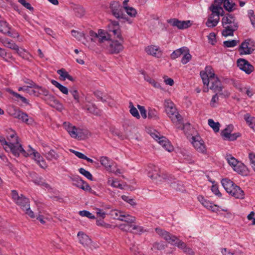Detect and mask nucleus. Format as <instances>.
Instances as JSON below:
<instances>
[{
    "mask_svg": "<svg viewBox=\"0 0 255 255\" xmlns=\"http://www.w3.org/2000/svg\"><path fill=\"white\" fill-rule=\"evenodd\" d=\"M235 6V3L231 2L229 0H224V7L228 11H232L234 9V7Z\"/></svg>",
    "mask_w": 255,
    "mask_h": 255,
    "instance_id": "nucleus-47",
    "label": "nucleus"
},
{
    "mask_svg": "<svg viewBox=\"0 0 255 255\" xmlns=\"http://www.w3.org/2000/svg\"><path fill=\"white\" fill-rule=\"evenodd\" d=\"M208 122V125L213 128L215 132L219 131L220 124L219 122H215L212 119H209Z\"/></svg>",
    "mask_w": 255,
    "mask_h": 255,
    "instance_id": "nucleus-42",
    "label": "nucleus"
},
{
    "mask_svg": "<svg viewBox=\"0 0 255 255\" xmlns=\"http://www.w3.org/2000/svg\"><path fill=\"white\" fill-rule=\"evenodd\" d=\"M35 89L36 90H37V93L39 94H42L44 96H45V97H47L49 94V92L47 90H46L45 88H43L40 86H38L37 85L35 87Z\"/></svg>",
    "mask_w": 255,
    "mask_h": 255,
    "instance_id": "nucleus-55",
    "label": "nucleus"
},
{
    "mask_svg": "<svg viewBox=\"0 0 255 255\" xmlns=\"http://www.w3.org/2000/svg\"><path fill=\"white\" fill-rule=\"evenodd\" d=\"M124 41L120 42L117 40L112 41L109 46V51L111 53H119L124 49V46L123 45Z\"/></svg>",
    "mask_w": 255,
    "mask_h": 255,
    "instance_id": "nucleus-22",
    "label": "nucleus"
},
{
    "mask_svg": "<svg viewBox=\"0 0 255 255\" xmlns=\"http://www.w3.org/2000/svg\"><path fill=\"white\" fill-rule=\"evenodd\" d=\"M100 161L101 164L104 166L108 171H112V168L115 164V163L112 160H110L106 156H102L100 158Z\"/></svg>",
    "mask_w": 255,
    "mask_h": 255,
    "instance_id": "nucleus-30",
    "label": "nucleus"
},
{
    "mask_svg": "<svg viewBox=\"0 0 255 255\" xmlns=\"http://www.w3.org/2000/svg\"><path fill=\"white\" fill-rule=\"evenodd\" d=\"M9 114L13 118L21 120L22 122L25 123L27 124H29V121H30V122L32 121L31 119H28L27 114L15 108L9 109Z\"/></svg>",
    "mask_w": 255,
    "mask_h": 255,
    "instance_id": "nucleus-13",
    "label": "nucleus"
},
{
    "mask_svg": "<svg viewBox=\"0 0 255 255\" xmlns=\"http://www.w3.org/2000/svg\"><path fill=\"white\" fill-rule=\"evenodd\" d=\"M192 144L196 150L203 154H207V148L204 141L199 136L192 137Z\"/></svg>",
    "mask_w": 255,
    "mask_h": 255,
    "instance_id": "nucleus-15",
    "label": "nucleus"
},
{
    "mask_svg": "<svg viewBox=\"0 0 255 255\" xmlns=\"http://www.w3.org/2000/svg\"><path fill=\"white\" fill-rule=\"evenodd\" d=\"M209 9L212 11V13L209 16L206 25L208 27H215L220 20V15H223V9L221 6H215V4H212Z\"/></svg>",
    "mask_w": 255,
    "mask_h": 255,
    "instance_id": "nucleus-5",
    "label": "nucleus"
},
{
    "mask_svg": "<svg viewBox=\"0 0 255 255\" xmlns=\"http://www.w3.org/2000/svg\"><path fill=\"white\" fill-rule=\"evenodd\" d=\"M108 33L111 34L115 38H119L122 42L124 41L122 36L119 23L117 21L111 20L108 25Z\"/></svg>",
    "mask_w": 255,
    "mask_h": 255,
    "instance_id": "nucleus-10",
    "label": "nucleus"
},
{
    "mask_svg": "<svg viewBox=\"0 0 255 255\" xmlns=\"http://www.w3.org/2000/svg\"><path fill=\"white\" fill-rule=\"evenodd\" d=\"M198 200L204 207L209 210L216 213L219 210V207L218 205L214 204L210 201L205 199L202 196H199Z\"/></svg>",
    "mask_w": 255,
    "mask_h": 255,
    "instance_id": "nucleus-18",
    "label": "nucleus"
},
{
    "mask_svg": "<svg viewBox=\"0 0 255 255\" xmlns=\"http://www.w3.org/2000/svg\"><path fill=\"white\" fill-rule=\"evenodd\" d=\"M70 93L73 97L75 103H79L80 102L79 93L77 90L73 89L70 91Z\"/></svg>",
    "mask_w": 255,
    "mask_h": 255,
    "instance_id": "nucleus-58",
    "label": "nucleus"
},
{
    "mask_svg": "<svg viewBox=\"0 0 255 255\" xmlns=\"http://www.w3.org/2000/svg\"><path fill=\"white\" fill-rule=\"evenodd\" d=\"M79 214L80 216L82 217H87L89 219H95V217L92 215L90 212L86 210L80 211L79 212Z\"/></svg>",
    "mask_w": 255,
    "mask_h": 255,
    "instance_id": "nucleus-59",
    "label": "nucleus"
},
{
    "mask_svg": "<svg viewBox=\"0 0 255 255\" xmlns=\"http://www.w3.org/2000/svg\"><path fill=\"white\" fill-rule=\"evenodd\" d=\"M110 9L112 14L117 18L123 17V6L118 1H113L110 4Z\"/></svg>",
    "mask_w": 255,
    "mask_h": 255,
    "instance_id": "nucleus-16",
    "label": "nucleus"
},
{
    "mask_svg": "<svg viewBox=\"0 0 255 255\" xmlns=\"http://www.w3.org/2000/svg\"><path fill=\"white\" fill-rule=\"evenodd\" d=\"M144 80L150 84L152 86H153L155 88L161 89V86L159 83L155 81V80L152 79L148 76H144Z\"/></svg>",
    "mask_w": 255,
    "mask_h": 255,
    "instance_id": "nucleus-44",
    "label": "nucleus"
},
{
    "mask_svg": "<svg viewBox=\"0 0 255 255\" xmlns=\"http://www.w3.org/2000/svg\"><path fill=\"white\" fill-rule=\"evenodd\" d=\"M156 231L158 235L161 236L168 243L177 247L182 251L187 245L186 243L179 240L176 236L171 234L166 231L160 229H156Z\"/></svg>",
    "mask_w": 255,
    "mask_h": 255,
    "instance_id": "nucleus-6",
    "label": "nucleus"
},
{
    "mask_svg": "<svg viewBox=\"0 0 255 255\" xmlns=\"http://www.w3.org/2000/svg\"><path fill=\"white\" fill-rule=\"evenodd\" d=\"M45 101L49 106L59 111H61L63 109L62 104L52 95L49 94L45 97Z\"/></svg>",
    "mask_w": 255,
    "mask_h": 255,
    "instance_id": "nucleus-19",
    "label": "nucleus"
},
{
    "mask_svg": "<svg viewBox=\"0 0 255 255\" xmlns=\"http://www.w3.org/2000/svg\"><path fill=\"white\" fill-rule=\"evenodd\" d=\"M239 42V41L237 40H227L224 41L223 45L224 47L228 48L234 47L236 46Z\"/></svg>",
    "mask_w": 255,
    "mask_h": 255,
    "instance_id": "nucleus-48",
    "label": "nucleus"
},
{
    "mask_svg": "<svg viewBox=\"0 0 255 255\" xmlns=\"http://www.w3.org/2000/svg\"><path fill=\"white\" fill-rule=\"evenodd\" d=\"M137 107L140 113L141 117L144 119H146L147 118V115H146V111L145 109V107L144 106H140L139 105H138L137 106Z\"/></svg>",
    "mask_w": 255,
    "mask_h": 255,
    "instance_id": "nucleus-64",
    "label": "nucleus"
},
{
    "mask_svg": "<svg viewBox=\"0 0 255 255\" xmlns=\"http://www.w3.org/2000/svg\"><path fill=\"white\" fill-rule=\"evenodd\" d=\"M228 193L236 198L243 199L245 198L244 192L239 186L236 185H235Z\"/></svg>",
    "mask_w": 255,
    "mask_h": 255,
    "instance_id": "nucleus-24",
    "label": "nucleus"
},
{
    "mask_svg": "<svg viewBox=\"0 0 255 255\" xmlns=\"http://www.w3.org/2000/svg\"><path fill=\"white\" fill-rule=\"evenodd\" d=\"M33 158L41 168L45 169L47 167V166L46 162L43 158L40 155V153L37 151L36 153H34V156Z\"/></svg>",
    "mask_w": 255,
    "mask_h": 255,
    "instance_id": "nucleus-32",
    "label": "nucleus"
},
{
    "mask_svg": "<svg viewBox=\"0 0 255 255\" xmlns=\"http://www.w3.org/2000/svg\"><path fill=\"white\" fill-rule=\"evenodd\" d=\"M183 54V56L181 59V62L183 64H186L192 58V56L189 53V49L187 48V50H185Z\"/></svg>",
    "mask_w": 255,
    "mask_h": 255,
    "instance_id": "nucleus-43",
    "label": "nucleus"
},
{
    "mask_svg": "<svg viewBox=\"0 0 255 255\" xmlns=\"http://www.w3.org/2000/svg\"><path fill=\"white\" fill-rule=\"evenodd\" d=\"M151 137L162 145V146L168 152H171L173 150V147L169 141L164 136H161L159 133L155 131L151 133Z\"/></svg>",
    "mask_w": 255,
    "mask_h": 255,
    "instance_id": "nucleus-9",
    "label": "nucleus"
},
{
    "mask_svg": "<svg viewBox=\"0 0 255 255\" xmlns=\"http://www.w3.org/2000/svg\"><path fill=\"white\" fill-rule=\"evenodd\" d=\"M79 243L84 247L89 246L91 243V240L88 236L82 232H79L78 233Z\"/></svg>",
    "mask_w": 255,
    "mask_h": 255,
    "instance_id": "nucleus-27",
    "label": "nucleus"
},
{
    "mask_svg": "<svg viewBox=\"0 0 255 255\" xmlns=\"http://www.w3.org/2000/svg\"><path fill=\"white\" fill-rule=\"evenodd\" d=\"M51 83L55 86L56 88H57L63 94L65 95H68L69 93L68 89L65 86H64L63 85H61L59 83H58L57 81L52 80L51 81Z\"/></svg>",
    "mask_w": 255,
    "mask_h": 255,
    "instance_id": "nucleus-38",
    "label": "nucleus"
},
{
    "mask_svg": "<svg viewBox=\"0 0 255 255\" xmlns=\"http://www.w3.org/2000/svg\"><path fill=\"white\" fill-rule=\"evenodd\" d=\"M244 118L250 127L255 122V118L251 116L249 114H245Z\"/></svg>",
    "mask_w": 255,
    "mask_h": 255,
    "instance_id": "nucleus-51",
    "label": "nucleus"
},
{
    "mask_svg": "<svg viewBox=\"0 0 255 255\" xmlns=\"http://www.w3.org/2000/svg\"><path fill=\"white\" fill-rule=\"evenodd\" d=\"M237 65L239 68L249 74L254 70V66L245 59H239L237 60Z\"/></svg>",
    "mask_w": 255,
    "mask_h": 255,
    "instance_id": "nucleus-17",
    "label": "nucleus"
},
{
    "mask_svg": "<svg viewBox=\"0 0 255 255\" xmlns=\"http://www.w3.org/2000/svg\"><path fill=\"white\" fill-rule=\"evenodd\" d=\"M168 23L170 24L172 26L177 27L178 29H182L188 28L190 26V21H180L176 18L170 19L167 20Z\"/></svg>",
    "mask_w": 255,
    "mask_h": 255,
    "instance_id": "nucleus-20",
    "label": "nucleus"
},
{
    "mask_svg": "<svg viewBox=\"0 0 255 255\" xmlns=\"http://www.w3.org/2000/svg\"><path fill=\"white\" fill-rule=\"evenodd\" d=\"M11 197L14 203L18 205L25 214L31 218H34L33 212L30 208V201L22 194H19L15 190L11 191Z\"/></svg>",
    "mask_w": 255,
    "mask_h": 255,
    "instance_id": "nucleus-3",
    "label": "nucleus"
},
{
    "mask_svg": "<svg viewBox=\"0 0 255 255\" xmlns=\"http://www.w3.org/2000/svg\"><path fill=\"white\" fill-rule=\"evenodd\" d=\"M99 41L100 42H103L104 41L108 40L110 39L111 34L106 32L102 29H99L98 33Z\"/></svg>",
    "mask_w": 255,
    "mask_h": 255,
    "instance_id": "nucleus-35",
    "label": "nucleus"
},
{
    "mask_svg": "<svg viewBox=\"0 0 255 255\" xmlns=\"http://www.w3.org/2000/svg\"><path fill=\"white\" fill-rule=\"evenodd\" d=\"M29 149L27 150V151H25L22 148L21 145H19V147L15 149V150L17 152V155H14L16 157H18L21 153L24 156L27 157L28 156L33 155L34 156V153H36L37 151L34 149L29 146Z\"/></svg>",
    "mask_w": 255,
    "mask_h": 255,
    "instance_id": "nucleus-25",
    "label": "nucleus"
},
{
    "mask_svg": "<svg viewBox=\"0 0 255 255\" xmlns=\"http://www.w3.org/2000/svg\"><path fill=\"white\" fill-rule=\"evenodd\" d=\"M234 129V126L232 125H229L222 131L221 135L224 139L233 141L236 140L238 137L240 136L239 133H235L232 134Z\"/></svg>",
    "mask_w": 255,
    "mask_h": 255,
    "instance_id": "nucleus-14",
    "label": "nucleus"
},
{
    "mask_svg": "<svg viewBox=\"0 0 255 255\" xmlns=\"http://www.w3.org/2000/svg\"><path fill=\"white\" fill-rule=\"evenodd\" d=\"M0 142L4 146L5 150L9 149L14 155H17V152L15 150L16 146L14 145V142H8L3 136L0 135Z\"/></svg>",
    "mask_w": 255,
    "mask_h": 255,
    "instance_id": "nucleus-23",
    "label": "nucleus"
},
{
    "mask_svg": "<svg viewBox=\"0 0 255 255\" xmlns=\"http://www.w3.org/2000/svg\"><path fill=\"white\" fill-rule=\"evenodd\" d=\"M148 176L152 180L156 182V183H160L162 182H166L169 184V177L162 173L160 169L156 166L151 164L148 166Z\"/></svg>",
    "mask_w": 255,
    "mask_h": 255,
    "instance_id": "nucleus-4",
    "label": "nucleus"
},
{
    "mask_svg": "<svg viewBox=\"0 0 255 255\" xmlns=\"http://www.w3.org/2000/svg\"><path fill=\"white\" fill-rule=\"evenodd\" d=\"M3 43L6 47L15 50L19 56L24 57V54L26 52L25 50L22 49L20 51L18 46L12 40L5 39L3 40Z\"/></svg>",
    "mask_w": 255,
    "mask_h": 255,
    "instance_id": "nucleus-21",
    "label": "nucleus"
},
{
    "mask_svg": "<svg viewBox=\"0 0 255 255\" xmlns=\"http://www.w3.org/2000/svg\"><path fill=\"white\" fill-rule=\"evenodd\" d=\"M132 229L134 230V232H133L134 234H140L145 231L142 227L137 226L134 224H133Z\"/></svg>",
    "mask_w": 255,
    "mask_h": 255,
    "instance_id": "nucleus-63",
    "label": "nucleus"
},
{
    "mask_svg": "<svg viewBox=\"0 0 255 255\" xmlns=\"http://www.w3.org/2000/svg\"><path fill=\"white\" fill-rule=\"evenodd\" d=\"M78 185L77 186L82 189L83 190L88 191L91 189L90 186L87 183L85 182L83 180L80 179L79 181H78Z\"/></svg>",
    "mask_w": 255,
    "mask_h": 255,
    "instance_id": "nucleus-50",
    "label": "nucleus"
},
{
    "mask_svg": "<svg viewBox=\"0 0 255 255\" xmlns=\"http://www.w3.org/2000/svg\"><path fill=\"white\" fill-rule=\"evenodd\" d=\"M86 110L90 113L95 115H98L100 114L99 111L93 105H90L86 108Z\"/></svg>",
    "mask_w": 255,
    "mask_h": 255,
    "instance_id": "nucleus-57",
    "label": "nucleus"
},
{
    "mask_svg": "<svg viewBox=\"0 0 255 255\" xmlns=\"http://www.w3.org/2000/svg\"><path fill=\"white\" fill-rule=\"evenodd\" d=\"M124 9L127 14L131 17H135L137 13L136 9L132 7L126 6Z\"/></svg>",
    "mask_w": 255,
    "mask_h": 255,
    "instance_id": "nucleus-56",
    "label": "nucleus"
},
{
    "mask_svg": "<svg viewBox=\"0 0 255 255\" xmlns=\"http://www.w3.org/2000/svg\"><path fill=\"white\" fill-rule=\"evenodd\" d=\"M224 29L222 35L225 37L233 36L234 32L238 28V23L235 16L229 13L226 14L222 19Z\"/></svg>",
    "mask_w": 255,
    "mask_h": 255,
    "instance_id": "nucleus-2",
    "label": "nucleus"
},
{
    "mask_svg": "<svg viewBox=\"0 0 255 255\" xmlns=\"http://www.w3.org/2000/svg\"><path fill=\"white\" fill-rule=\"evenodd\" d=\"M33 182L37 185H43L46 187L48 186V185L45 183L44 180L41 177H37L33 179Z\"/></svg>",
    "mask_w": 255,
    "mask_h": 255,
    "instance_id": "nucleus-60",
    "label": "nucleus"
},
{
    "mask_svg": "<svg viewBox=\"0 0 255 255\" xmlns=\"http://www.w3.org/2000/svg\"><path fill=\"white\" fill-rule=\"evenodd\" d=\"M185 50H187V47H182L174 51L171 54V58L172 59H175L179 57L185 52Z\"/></svg>",
    "mask_w": 255,
    "mask_h": 255,
    "instance_id": "nucleus-40",
    "label": "nucleus"
},
{
    "mask_svg": "<svg viewBox=\"0 0 255 255\" xmlns=\"http://www.w3.org/2000/svg\"><path fill=\"white\" fill-rule=\"evenodd\" d=\"M79 172L86 177L87 179L93 180V176L88 171L86 170L83 168H80L79 169Z\"/></svg>",
    "mask_w": 255,
    "mask_h": 255,
    "instance_id": "nucleus-54",
    "label": "nucleus"
},
{
    "mask_svg": "<svg viewBox=\"0 0 255 255\" xmlns=\"http://www.w3.org/2000/svg\"><path fill=\"white\" fill-rule=\"evenodd\" d=\"M145 51L148 55H152L155 57L159 58L162 56V52L156 46H149L146 47Z\"/></svg>",
    "mask_w": 255,
    "mask_h": 255,
    "instance_id": "nucleus-26",
    "label": "nucleus"
},
{
    "mask_svg": "<svg viewBox=\"0 0 255 255\" xmlns=\"http://www.w3.org/2000/svg\"><path fill=\"white\" fill-rule=\"evenodd\" d=\"M43 155L49 161L57 160L59 156V154L53 149H50L49 150H44Z\"/></svg>",
    "mask_w": 255,
    "mask_h": 255,
    "instance_id": "nucleus-29",
    "label": "nucleus"
},
{
    "mask_svg": "<svg viewBox=\"0 0 255 255\" xmlns=\"http://www.w3.org/2000/svg\"><path fill=\"white\" fill-rule=\"evenodd\" d=\"M124 212L117 210H113L111 211V215L114 219L120 220Z\"/></svg>",
    "mask_w": 255,
    "mask_h": 255,
    "instance_id": "nucleus-49",
    "label": "nucleus"
},
{
    "mask_svg": "<svg viewBox=\"0 0 255 255\" xmlns=\"http://www.w3.org/2000/svg\"><path fill=\"white\" fill-rule=\"evenodd\" d=\"M172 188L177 191H182L183 190V184L180 182H173L171 183Z\"/></svg>",
    "mask_w": 255,
    "mask_h": 255,
    "instance_id": "nucleus-52",
    "label": "nucleus"
},
{
    "mask_svg": "<svg viewBox=\"0 0 255 255\" xmlns=\"http://www.w3.org/2000/svg\"><path fill=\"white\" fill-rule=\"evenodd\" d=\"M165 111L171 121L177 125L178 128L184 130L186 128H190V124L183 125L181 124V116L177 111L174 104L169 99L165 101Z\"/></svg>",
    "mask_w": 255,
    "mask_h": 255,
    "instance_id": "nucleus-1",
    "label": "nucleus"
},
{
    "mask_svg": "<svg viewBox=\"0 0 255 255\" xmlns=\"http://www.w3.org/2000/svg\"><path fill=\"white\" fill-rule=\"evenodd\" d=\"M57 73L60 75L59 79L62 81H65L66 79L71 81H73V78L64 69H61L57 71Z\"/></svg>",
    "mask_w": 255,
    "mask_h": 255,
    "instance_id": "nucleus-34",
    "label": "nucleus"
},
{
    "mask_svg": "<svg viewBox=\"0 0 255 255\" xmlns=\"http://www.w3.org/2000/svg\"><path fill=\"white\" fill-rule=\"evenodd\" d=\"M226 158L228 163L232 167L234 171L243 175H247V169L244 163L238 160L231 154H227Z\"/></svg>",
    "mask_w": 255,
    "mask_h": 255,
    "instance_id": "nucleus-8",
    "label": "nucleus"
},
{
    "mask_svg": "<svg viewBox=\"0 0 255 255\" xmlns=\"http://www.w3.org/2000/svg\"><path fill=\"white\" fill-rule=\"evenodd\" d=\"M129 107L130 108L129 112H130V113L131 114V115L132 116H133L134 117H135L136 118H137V119H139L140 117L138 113V112L137 110L136 109V108H135L133 106V105L131 102H130L129 103Z\"/></svg>",
    "mask_w": 255,
    "mask_h": 255,
    "instance_id": "nucleus-45",
    "label": "nucleus"
},
{
    "mask_svg": "<svg viewBox=\"0 0 255 255\" xmlns=\"http://www.w3.org/2000/svg\"><path fill=\"white\" fill-rule=\"evenodd\" d=\"M120 221H124L127 223L132 224L136 221L135 217L131 216L130 215L124 212L122 218L120 219Z\"/></svg>",
    "mask_w": 255,
    "mask_h": 255,
    "instance_id": "nucleus-39",
    "label": "nucleus"
},
{
    "mask_svg": "<svg viewBox=\"0 0 255 255\" xmlns=\"http://www.w3.org/2000/svg\"><path fill=\"white\" fill-rule=\"evenodd\" d=\"M7 131L9 134L7 137V139L9 140L8 142H14L17 148L19 147V145L21 144L19 143L18 136L16 135L15 132L11 128L8 129Z\"/></svg>",
    "mask_w": 255,
    "mask_h": 255,
    "instance_id": "nucleus-31",
    "label": "nucleus"
},
{
    "mask_svg": "<svg viewBox=\"0 0 255 255\" xmlns=\"http://www.w3.org/2000/svg\"><path fill=\"white\" fill-rule=\"evenodd\" d=\"M148 118L154 119H158V112L155 109H150L148 110Z\"/></svg>",
    "mask_w": 255,
    "mask_h": 255,
    "instance_id": "nucleus-53",
    "label": "nucleus"
},
{
    "mask_svg": "<svg viewBox=\"0 0 255 255\" xmlns=\"http://www.w3.org/2000/svg\"><path fill=\"white\" fill-rule=\"evenodd\" d=\"M255 49V46L252 41L250 39H247L242 43L239 47V51L241 55L250 54Z\"/></svg>",
    "mask_w": 255,
    "mask_h": 255,
    "instance_id": "nucleus-12",
    "label": "nucleus"
},
{
    "mask_svg": "<svg viewBox=\"0 0 255 255\" xmlns=\"http://www.w3.org/2000/svg\"><path fill=\"white\" fill-rule=\"evenodd\" d=\"M132 224L127 223V224H121L119 225V228L126 232H132Z\"/></svg>",
    "mask_w": 255,
    "mask_h": 255,
    "instance_id": "nucleus-46",
    "label": "nucleus"
},
{
    "mask_svg": "<svg viewBox=\"0 0 255 255\" xmlns=\"http://www.w3.org/2000/svg\"><path fill=\"white\" fill-rule=\"evenodd\" d=\"M208 86L209 88L214 91V92L222 95V93H220L223 88L222 83L219 78L215 76L214 73H210V81Z\"/></svg>",
    "mask_w": 255,
    "mask_h": 255,
    "instance_id": "nucleus-11",
    "label": "nucleus"
},
{
    "mask_svg": "<svg viewBox=\"0 0 255 255\" xmlns=\"http://www.w3.org/2000/svg\"><path fill=\"white\" fill-rule=\"evenodd\" d=\"M222 186L225 190L229 193L233 187L235 186V184L230 179L228 178L223 179L221 181Z\"/></svg>",
    "mask_w": 255,
    "mask_h": 255,
    "instance_id": "nucleus-36",
    "label": "nucleus"
},
{
    "mask_svg": "<svg viewBox=\"0 0 255 255\" xmlns=\"http://www.w3.org/2000/svg\"><path fill=\"white\" fill-rule=\"evenodd\" d=\"M107 183L109 185H110L112 187L119 188L120 189H123V187L122 184L119 183V181L113 178H109Z\"/></svg>",
    "mask_w": 255,
    "mask_h": 255,
    "instance_id": "nucleus-41",
    "label": "nucleus"
},
{
    "mask_svg": "<svg viewBox=\"0 0 255 255\" xmlns=\"http://www.w3.org/2000/svg\"><path fill=\"white\" fill-rule=\"evenodd\" d=\"M165 248V245L163 242H156L153 245V249L156 250H162Z\"/></svg>",
    "mask_w": 255,
    "mask_h": 255,
    "instance_id": "nucleus-61",
    "label": "nucleus"
},
{
    "mask_svg": "<svg viewBox=\"0 0 255 255\" xmlns=\"http://www.w3.org/2000/svg\"><path fill=\"white\" fill-rule=\"evenodd\" d=\"M0 32L4 34L12 36L8 24L5 21L0 20Z\"/></svg>",
    "mask_w": 255,
    "mask_h": 255,
    "instance_id": "nucleus-33",
    "label": "nucleus"
},
{
    "mask_svg": "<svg viewBox=\"0 0 255 255\" xmlns=\"http://www.w3.org/2000/svg\"><path fill=\"white\" fill-rule=\"evenodd\" d=\"M72 8L77 17H81L85 14V11L83 7L80 5L74 4Z\"/></svg>",
    "mask_w": 255,
    "mask_h": 255,
    "instance_id": "nucleus-37",
    "label": "nucleus"
},
{
    "mask_svg": "<svg viewBox=\"0 0 255 255\" xmlns=\"http://www.w3.org/2000/svg\"><path fill=\"white\" fill-rule=\"evenodd\" d=\"M63 127L71 137L74 138L78 139H84L88 134V132L86 130L80 128H77L69 122H64L63 123Z\"/></svg>",
    "mask_w": 255,
    "mask_h": 255,
    "instance_id": "nucleus-7",
    "label": "nucleus"
},
{
    "mask_svg": "<svg viewBox=\"0 0 255 255\" xmlns=\"http://www.w3.org/2000/svg\"><path fill=\"white\" fill-rule=\"evenodd\" d=\"M71 34L73 36L78 39L79 40H81L82 37H84V34L82 32H80L75 30H72L71 31Z\"/></svg>",
    "mask_w": 255,
    "mask_h": 255,
    "instance_id": "nucleus-62",
    "label": "nucleus"
},
{
    "mask_svg": "<svg viewBox=\"0 0 255 255\" xmlns=\"http://www.w3.org/2000/svg\"><path fill=\"white\" fill-rule=\"evenodd\" d=\"M212 69L210 67L206 68V72L201 71L200 75L202 78L204 85H209L210 81V73H213Z\"/></svg>",
    "mask_w": 255,
    "mask_h": 255,
    "instance_id": "nucleus-28",
    "label": "nucleus"
}]
</instances>
